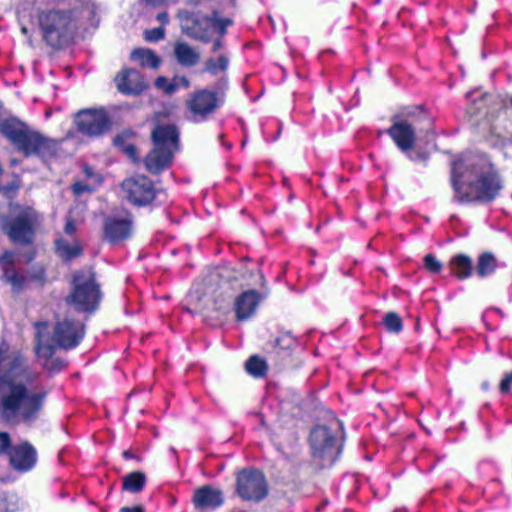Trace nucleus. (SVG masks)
Listing matches in <instances>:
<instances>
[{
  "instance_id": "1",
  "label": "nucleus",
  "mask_w": 512,
  "mask_h": 512,
  "mask_svg": "<svg viewBox=\"0 0 512 512\" xmlns=\"http://www.w3.org/2000/svg\"><path fill=\"white\" fill-rule=\"evenodd\" d=\"M46 392L39 373L32 370L17 353L0 343V414L11 424H31L38 419Z\"/></svg>"
},
{
  "instance_id": "2",
  "label": "nucleus",
  "mask_w": 512,
  "mask_h": 512,
  "mask_svg": "<svg viewBox=\"0 0 512 512\" xmlns=\"http://www.w3.org/2000/svg\"><path fill=\"white\" fill-rule=\"evenodd\" d=\"M38 22L45 41L53 47L66 43L78 27L93 25L96 6L91 0H41Z\"/></svg>"
},
{
  "instance_id": "3",
  "label": "nucleus",
  "mask_w": 512,
  "mask_h": 512,
  "mask_svg": "<svg viewBox=\"0 0 512 512\" xmlns=\"http://www.w3.org/2000/svg\"><path fill=\"white\" fill-rule=\"evenodd\" d=\"M452 185L460 202L490 201L501 189V182L489 160L467 154L452 164Z\"/></svg>"
},
{
  "instance_id": "4",
  "label": "nucleus",
  "mask_w": 512,
  "mask_h": 512,
  "mask_svg": "<svg viewBox=\"0 0 512 512\" xmlns=\"http://www.w3.org/2000/svg\"><path fill=\"white\" fill-rule=\"evenodd\" d=\"M36 354L44 369L57 373L66 367V362L55 357L57 349L69 350L77 347L85 334L84 324L70 318L58 320L51 335L45 322L36 324Z\"/></svg>"
},
{
  "instance_id": "5",
  "label": "nucleus",
  "mask_w": 512,
  "mask_h": 512,
  "mask_svg": "<svg viewBox=\"0 0 512 512\" xmlns=\"http://www.w3.org/2000/svg\"><path fill=\"white\" fill-rule=\"evenodd\" d=\"M1 133L7 137L25 156L36 155L42 159L54 156L58 142L45 137L16 120H6L0 125Z\"/></svg>"
},
{
  "instance_id": "6",
  "label": "nucleus",
  "mask_w": 512,
  "mask_h": 512,
  "mask_svg": "<svg viewBox=\"0 0 512 512\" xmlns=\"http://www.w3.org/2000/svg\"><path fill=\"white\" fill-rule=\"evenodd\" d=\"M340 423L336 420L329 425H318L310 433L312 456L319 465H332L341 452Z\"/></svg>"
},
{
  "instance_id": "7",
  "label": "nucleus",
  "mask_w": 512,
  "mask_h": 512,
  "mask_svg": "<svg viewBox=\"0 0 512 512\" xmlns=\"http://www.w3.org/2000/svg\"><path fill=\"white\" fill-rule=\"evenodd\" d=\"M178 135L174 125H159L153 130L154 148L145 158L149 172L159 173L171 164L178 149Z\"/></svg>"
},
{
  "instance_id": "8",
  "label": "nucleus",
  "mask_w": 512,
  "mask_h": 512,
  "mask_svg": "<svg viewBox=\"0 0 512 512\" xmlns=\"http://www.w3.org/2000/svg\"><path fill=\"white\" fill-rule=\"evenodd\" d=\"M178 18L181 22L182 31L187 36L205 43L211 40L215 30L223 35L226 28L232 24L229 18H218L215 12L208 16L200 12L180 10Z\"/></svg>"
},
{
  "instance_id": "9",
  "label": "nucleus",
  "mask_w": 512,
  "mask_h": 512,
  "mask_svg": "<svg viewBox=\"0 0 512 512\" xmlns=\"http://www.w3.org/2000/svg\"><path fill=\"white\" fill-rule=\"evenodd\" d=\"M101 300L99 285L91 270H83L74 274L72 289L66 302L78 312H93Z\"/></svg>"
},
{
  "instance_id": "10",
  "label": "nucleus",
  "mask_w": 512,
  "mask_h": 512,
  "mask_svg": "<svg viewBox=\"0 0 512 512\" xmlns=\"http://www.w3.org/2000/svg\"><path fill=\"white\" fill-rule=\"evenodd\" d=\"M40 222L41 216L33 208L23 207L5 224L4 230L13 242L29 244Z\"/></svg>"
},
{
  "instance_id": "11",
  "label": "nucleus",
  "mask_w": 512,
  "mask_h": 512,
  "mask_svg": "<svg viewBox=\"0 0 512 512\" xmlns=\"http://www.w3.org/2000/svg\"><path fill=\"white\" fill-rule=\"evenodd\" d=\"M236 492L243 500L260 502L268 495L264 474L253 468L243 469L237 475Z\"/></svg>"
},
{
  "instance_id": "12",
  "label": "nucleus",
  "mask_w": 512,
  "mask_h": 512,
  "mask_svg": "<svg viewBox=\"0 0 512 512\" xmlns=\"http://www.w3.org/2000/svg\"><path fill=\"white\" fill-rule=\"evenodd\" d=\"M77 130L89 137H98L111 129V120L104 108L84 109L75 115Z\"/></svg>"
},
{
  "instance_id": "13",
  "label": "nucleus",
  "mask_w": 512,
  "mask_h": 512,
  "mask_svg": "<svg viewBox=\"0 0 512 512\" xmlns=\"http://www.w3.org/2000/svg\"><path fill=\"white\" fill-rule=\"evenodd\" d=\"M256 278L257 280L254 282V284L260 285L263 289L260 292L253 289H248L242 292L235 299L234 309L236 319L238 321H244L253 316L260 302L264 300L269 294V289L266 287L264 275L260 271H257Z\"/></svg>"
},
{
  "instance_id": "14",
  "label": "nucleus",
  "mask_w": 512,
  "mask_h": 512,
  "mask_svg": "<svg viewBox=\"0 0 512 512\" xmlns=\"http://www.w3.org/2000/svg\"><path fill=\"white\" fill-rule=\"evenodd\" d=\"M122 190L126 198L138 206L147 205L156 197L153 183L146 176H135L124 180Z\"/></svg>"
},
{
  "instance_id": "15",
  "label": "nucleus",
  "mask_w": 512,
  "mask_h": 512,
  "mask_svg": "<svg viewBox=\"0 0 512 512\" xmlns=\"http://www.w3.org/2000/svg\"><path fill=\"white\" fill-rule=\"evenodd\" d=\"M220 102L217 93L204 89L194 93L187 105L194 120L202 121L219 107Z\"/></svg>"
},
{
  "instance_id": "16",
  "label": "nucleus",
  "mask_w": 512,
  "mask_h": 512,
  "mask_svg": "<svg viewBox=\"0 0 512 512\" xmlns=\"http://www.w3.org/2000/svg\"><path fill=\"white\" fill-rule=\"evenodd\" d=\"M132 231V220L128 214L108 216L104 222V236L110 243L127 239Z\"/></svg>"
},
{
  "instance_id": "17",
  "label": "nucleus",
  "mask_w": 512,
  "mask_h": 512,
  "mask_svg": "<svg viewBox=\"0 0 512 512\" xmlns=\"http://www.w3.org/2000/svg\"><path fill=\"white\" fill-rule=\"evenodd\" d=\"M396 146L403 152L410 151L415 143V129L406 120L399 119L387 130Z\"/></svg>"
},
{
  "instance_id": "18",
  "label": "nucleus",
  "mask_w": 512,
  "mask_h": 512,
  "mask_svg": "<svg viewBox=\"0 0 512 512\" xmlns=\"http://www.w3.org/2000/svg\"><path fill=\"white\" fill-rule=\"evenodd\" d=\"M224 503L223 492L210 485L202 486L195 490L193 504L199 510H214Z\"/></svg>"
},
{
  "instance_id": "19",
  "label": "nucleus",
  "mask_w": 512,
  "mask_h": 512,
  "mask_svg": "<svg viewBox=\"0 0 512 512\" xmlns=\"http://www.w3.org/2000/svg\"><path fill=\"white\" fill-rule=\"evenodd\" d=\"M8 456L13 468L19 471H28L36 463V451L29 443L14 446Z\"/></svg>"
},
{
  "instance_id": "20",
  "label": "nucleus",
  "mask_w": 512,
  "mask_h": 512,
  "mask_svg": "<svg viewBox=\"0 0 512 512\" xmlns=\"http://www.w3.org/2000/svg\"><path fill=\"white\" fill-rule=\"evenodd\" d=\"M118 90L127 95L139 94L144 88L145 83L137 70L123 69L115 78Z\"/></svg>"
},
{
  "instance_id": "21",
  "label": "nucleus",
  "mask_w": 512,
  "mask_h": 512,
  "mask_svg": "<svg viewBox=\"0 0 512 512\" xmlns=\"http://www.w3.org/2000/svg\"><path fill=\"white\" fill-rule=\"evenodd\" d=\"M16 256L13 252H6L0 257V268L3 272V279L16 291L23 287L25 277L20 275L14 268Z\"/></svg>"
},
{
  "instance_id": "22",
  "label": "nucleus",
  "mask_w": 512,
  "mask_h": 512,
  "mask_svg": "<svg viewBox=\"0 0 512 512\" xmlns=\"http://www.w3.org/2000/svg\"><path fill=\"white\" fill-rule=\"evenodd\" d=\"M174 55L177 62L184 67H192L200 61V53L189 44L178 41L174 45Z\"/></svg>"
},
{
  "instance_id": "23",
  "label": "nucleus",
  "mask_w": 512,
  "mask_h": 512,
  "mask_svg": "<svg viewBox=\"0 0 512 512\" xmlns=\"http://www.w3.org/2000/svg\"><path fill=\"white\" fill-rule=\"evenodd\" d=\"M56 251L61 258L71 260L81 254L82 248L75 238L61 237L56 240Z\"/></svg>"
},
{
  "instance_id": "24",
  "label": "nucleus",
  "mask_w": 512,
  "mask_h": 512,
  "mask_svg": "<svg viewBox=\"0 0 512 512\" xmlns=\"http://www.w3.org/2000/svg\"><path fill=\"white\" fill-rule=\"evenodd\" d=\"M131 60L138 62L141 66L153 69L160 64V59L149 49H135L131 53Z\"/></svg>"
},
{
  "instance_id": "25",
  "label": "nucleus",
  "mask_w": 512,
  "mask_h": 512,
  "mask_svg": "<svg viewBox=\"0 0 512 512\" xmlns=\"http://www.w3.org/2000/svg\"><path fill=\"white\" fill-rule=\"evenodd\" d=\"M146 484V476L144 473L140 471H135L127 474L123 478V490L129 491L131 493H139L143 490Z\"/></svg>"
},
{
  "instance_id": "26",
  "label": "nucleus",
  "mask_w": 512,
  "mask_h": 512,
  "mask_svg": "<svg viewBox=\"0 0 512 512\" xmlns=\"http://www.w3.org/2000/svg\"><path fill=\"white\" fill-rule=\"evenodd\" d=\"M453 273L460 279L468 278L472 273V261L465 255H457L451 260Z\"/></svg>"
},
{
  "instance_id": "27",
  "label": "nucleus",
  "mask_w": 512,
  "mask_h": 512,
  "mask_svg": "<svg viewBox=\"0 0 512 512\" xmlns=\"http://www.w3.org/2000/svg\"><path fill=\"white\" fill-rule=\"evenodd\" d=\"M497 268V261L493 254L483 253L478 258L476 273L479 277L485 278L492 275Z\"/></svg>"
},
{
  "instance_id": "28",
  "label": "nucleus",
  "mask_w": 512,
  "mask_h": 512,
  "mask_svg": "<svg viewBox=\"0 0 512 512\" xmlns=\"http://www.w3.org/2000/svg\"><path fill=\"white\" fill-rule=\"evenodd\" d=\"M246 371L254 377L264 376L267 366L263 359L258 356H251L245 364Z\"/></svg>"
},
{
  "instance_id": "29",
  "label": "nucleus",
  "mask_w": 512,
  "mask_h": 512,
  "mask_svg": "<svg viewBox=\"0 0 512 512\" xmlns=\"http://www.w3.org/2000/svg\"><path fill=\"white\" fill-rule=\"evenodd\" d=\"M229 59L225 55H220L217 59L210 58L207 60L205 70L211 74H218L227 69Z\"/></svg>"
},
{
  "instance_id": "30",
  "label": "nucleus",
  "mask_w": 512,
  "mask_h": 512,
  "mask_svg": "<svg viewBox=\"0 0 512 512\" xmlns=\"http://www.w3.org/2000/svg\"><path fill=\"white\" fill-rule=\"evenodd\" d=\"M384 325L389 332L398 333L402 330V320L398 314L389 312L384 317Z\"/></svg>"
},
{
  "instance_id": "31",
  "label": "nucleus",
  "mask_w": 512,
  "mask_h": 512,
  "mask_svg": "<svg viewBox=\"0 0 512 512\" xmlns=\"http://www.w3.org/2000/svg\"><path fill=\"white\" fill-rule=\"evenodd\" d=\"M424 267L432 273H438L442 269V264L433 255L428 254L424 257Z\"/></svg>"
},
{
  "instance_id": "32",
  "label": "nucleus",
  "mask_w": 512,
  "mask_h": 512,
  "mask_svg": "<svg viewBox=\"0 0 512 512\" xmlns=\"http://www.w3.org/2000/svg\"><path fill=\"white\" fill-rule=\"evenodd\" d=\"M144 35L146 41H159L165 37V29L163 27L153 28L150 30H146Z\"/></svg>"
},
{
  "instance_id": "33",
  "label": "nucleus",
  "mask_w": 512,
  "mask_h": 512,
  "mask_svg": "<svg viewBox=\"0 0 512 512\" xmlns=\"http://www.w3.org/2000/svg\"><path fill=\"white\" fill-rule=\"evenodd\" d=\"M294 342L295 341L291 335L285 334L275 340V345L280 349H290Z\"/></svg>"
},
{
  "instance_id": "34",
  "label": "nucleus",
  "mask_w": 512,
  "mask_h": 512,
  "mask_svg": "<svg viewBox=\"0 0 512 512\" xmlns=\"http://www.w3.org/2000/svg\"><path fill=\"white\" fill-rule=\"evenodd\" d=\"M155 85L157 88L163 90L164 92H166L168 94L174 93V89L172 87V81L170 82L165 77H162V76L158 77L155 81Z\"/></svg>"
},
{
  "instance_id": "35",
  "label": "nucleus",
  "mask_w": 512,
  "mask_h": 512,
  "mask_svg": "<svg viewBox=\"0 0 512 512\" xmlns=\"http://www.w3.org/2000/svg\"><path fill=\"white\" fill-rule=\"evenodd\" d=\"M10 448V436L6 432H0V453L9 455Z\"/></svg>"
},
{
  "instance_id": "36",
  "label": "nucleus",
  "mask_w": 512,
  "mask_h": 512,
  "mask_svg": "<svg viewBox=\"0 0 512 512\" xmlns=\"http://www.w3.org/2000/svg\"><path fill=\"white\" fill-rule=\"evenodd\" d=\"M172 87L174 92L180 88L187 89L190 87V81L185 76H176L172 80Z\"/></svg>"
},
{
  "instance_id": "37",
  "label": "nucleus",
  "mask_w": 512,
  "mask_h": 512,
  "mask_svg": "<svg viewBox=\"0 0 512 512\" xmlns=\"http://www.w3.org/2000/svg\"><path fill=\"white\" fill-rule=\"evenodd\" d=\"M512 387V371L505 375V377L500 382V392L503 394H507L510 392Z\"/></svg>"
},
{
  "instance_id": "38",
  "label": "nucleus",
  "mask_w": 512,
  "mask_h": 512,
  "mask_svg": "<svg viewBox=\"0 0 512 512\" xmlns=\"http://www.w3.org/2000/svg\"><path fill=\"white\" fill-rule=\"evenodd\" d=\"M178 0H146L147 3L154 7L168 6L176 4Z\"/></svg>"
},
{
  "instance_id": "39",
  "label": "nucleus",
  "mask_w": 512,
  "mask_h": 512,
  "mask_svg": "<svg viewBox=\"0 0 512 512\" xmlns=\"http://www.w3.org/2000/svg\"><path fill=\"white\" fill-rule=\"evenodd\" d=\"M72 189H73V192H74L75 195H81V194H83L86 191H90V188H89L88 185L80 183V182L75 183L72 186Z\"/></svg>"
},
{
  "instance_id": "40",
  "label": "nucleus",
  "mask_w": 512,
  "mask_h": 512,
  "mask_svg": "<svg viewBox=\"0 0 512 512\" xmlns=\"http://www.w3.org/2000/svg\"><path fill=\"white\" fill-rule=\"evenodd\" d=\"M64 230H65V233L67 234V236H68L69 238H73V234H74V232H75V230H76V227H75L74 222H73V221H71V220H68V221L66 222V225H65Z\"/></svg>"
},
{
  "instance_id": "41",
  "label": "nucleus",
  "mask_w": 512,
  "mask_h": 512,
  "mask_svg": "<svg viewBox=\"0 0 512 512\" xmlns=\"http://www.w3.org/2000/svg\"><path fill=\"white\" fill-rule=\"evenodd\" d=\"M156 19L162 24L166 25L169 22V16L167 12L163 11L157 14Z\"/></svg>"
},
{
  "instance_id": "42",
  "label": "nucleus",
  "mask_w": 512,
  "mask_h": 512,
  "mask_svg": "<svg viewBox=\"0 0 512 512\" xmlns=\"http://www.w3.org/2000/svg\"><path fill=\"white\" fill-rule=\"evenodd\" d=\"M120 512H144V508L142 506H134V507H122Z\"/></svg>"
},
{
  "instance_id": "43",
  "label": "nucleus",
  "mask_w": 512,
  "mask_h": 512,
  "mask_svg": "<svg viewBox=\"0 0 512 512\" xmlns=\"http://www.w3.org/2000/svg\"><path fill=\"white\" fill-rule=\"evenodd\" d=\"M125 152L133 159V160H136V149L134 146L132 145H128L126 148H125Z\"/></svg>"
},
{
  "instance_id": "44",
  "label": "nucleus",
  "mask_w": 512,
  "mask_h": 512,
  "mask_svg": "<svg viewBox=\"0 0 512 512\" xmlns=\"http://www.w3.org/2000/svg\"><path fill=\"white\" fill-rule=\"evenodd\" d=\"M222 47V42L220 39H217L213 43V51H217Z\"/></svg>"
},
{
  "instance_id": "45",
  "label": "nucleus",
  "mask_w": 512,
  "mask_h": 512,
  "mask_svg": "<svg viewBox=\"0 0 512 512\" xmlns=\"http://www.w3.org/2000/svg\"><path fill=\"white\" fill-rule=\"evenodd\" d=\"M196 293H197V290L195 289L194 291H192V292L190 293V296H189V297H190L191 299H193V298H194V294H196Z\"/></svg>"
},
{
  "instance_id": "46",
  "label": "nucleus",
  "mask_w": 512,
  "mask_h": 512,
  "mask_svg": "<svg viewBox=\"0 0 512 512\" xmlns=\"http://www.w3.org/2000/svg\"><path fill=\"white\" fill-rule=\"evenodd\" d=\"M473 95H474V92H470V93L467 94V98L471 99Z\"/></svg>"
},
{
  "instance_id": "47",
  "label": "nucleus",
  "mask_w": 512,
  "mask_h": 512,
  "mask_svg": "<svg viewBox=\"0 0 512 512\" xmlns=\"http://www.w3.org/2000/svg\"><path fill=\"white\" fill-rule=\"evenodd\" d=\"M22 32L23 33H26L27 32V29L25 27L22 28Z\"/></svg>"
},
{
  "instance_id": "48",
  "label": "nucleus",
  "mask_w": 512,
  "mask_h": 512,
  "mask_svg": "<svg viewBox=\"0 0 512 512\" xmlns=\"http://www.w3.org/2000/svg\"><path fill=\"white\" fill-rule=\"evenodd\" d=\"M17 164V161L16 160H12V165H16Z\"/></svg>"
},
{
  "instance_id": "49",
  "label": "nucleus",
  "mask_w": 512,
  "mask_h": 512,
  "mask_svg": "<svg viewBox=\"0 0 512 512\" xmlns=\"http://www.w3.org/2000/svg\"><path fill=\"white\" fill-rule=\"evenodd\" d=\"M86 174H87V175H89V174H90L89 169H86Z\"/></svg>"
},
{
  "instance_id": "50",
  "label": "nucleus",
  "mask_w": 512,
  "mask_h": 512,
  "mask_svg": "<svg viewBox=\"0 0 512 512\" xmlns=\"http://www.w3.org/2000/svg\"><path fill=\"white\" fill-rule=\"evenodd\" d=\"M124 455H125V457H129L128 452H125Z\"/></svg>"
},
{
  "instance_id": "51",
  "label": "nucleus",
  "mask_w": 512,
  "mask_h": 512,
  "mask_svg": "<svg viewBox=\"0 0 512 512\" xmlns=\"http://www.w3.org/2000/svg\"><path fill=\"white\" fill-rule=\"evenodd\" d=\"M511 104H512V97H511Z\"/></svg>"
}]
</instances>
